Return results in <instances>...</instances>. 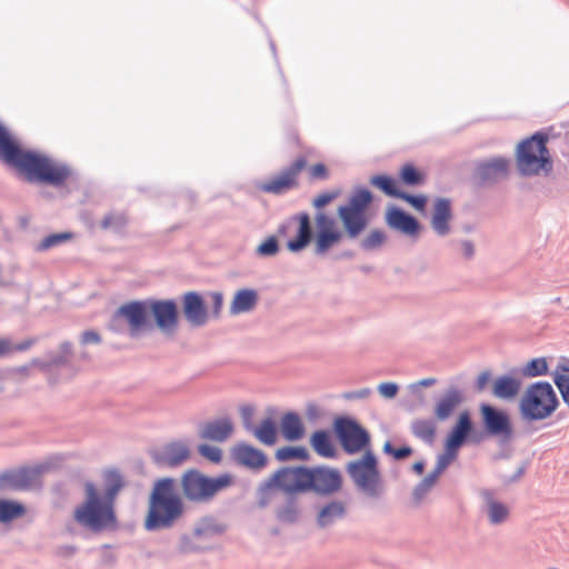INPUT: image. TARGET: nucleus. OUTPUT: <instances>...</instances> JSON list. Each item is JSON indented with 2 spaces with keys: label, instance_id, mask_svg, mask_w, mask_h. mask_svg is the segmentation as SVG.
Here are the masks:
<instances>
[{
  "label": "nucleus",
  "instance_id": "42",
  "mask_svg": "<svg viewBox=\"0 0 569 569\" xmlns=\"http://www.w3.org/2000/svg\"><path fill=\"white\" fill-rule=\"evenodd\" d=\"M399 177L408 186H418L425 181V176L411 163H406L401 168Z\"/></svg>",
  "mask_w": 569,
  "mask_h": 569
},
{
  "label": "nucleus",
  "instance_id": "31",
  "mask_svg": "<svg viewBox=\"0 0 569 569\" xmlns=\"http://www.w3.org/2000/svg\"><path fill=\"white\" fill-rule=\"evenodd\" d=\"M257 303V293L253 290L243 289L236 293L230 306L233 315L250 311Z\"/></svg>",
  "mask_w": 569,
  "mask_h": 569
},
{
  "label": "nucleus",
  "instance_id": "18",
  "mask_svg": "<svg viewBox=\"0 0 569 569\" xmlns=\"http://www.w3.org/2000/svg\"><path fill=\"white\" fill-rule=\"evenodd\" d=\"M150 312H152L157 326L162 331H172L178 323L177 305L172 300H150Z\"/></svg>",
  "mask_w": 569,
  "mask_h": 569
},
{
  "label": "nucleus",
  "instance_id": "60",
  "mask_svg": "<svg viewBox=\"0 0 569 569\" xmlns=\"http://www.w3.org/2000/svg\"><path fill=\"white\" fill-rule=\"evenodd\" d=\"M463 252L467 257H471L473 254V246L466 241L462 243Z\"/></svg>",
  "mask_w": 569,
  "mask_h": 569
},
{
  "label": "nucleus",
  "instance_id": "55",
  "mask_svg": "<svg viewBox=\"0 0 569 569\" xmlns=\"http://www.w3.org/2000/svg\"><path fill=\"white\" fill-rule=\"evenodd\" d=\"M337 197V193H329V192H325V193H321L319 196H317L313 201H312V204L320 209V208H323L325 206H327L328 203H330L335 198Z\"/></svg>",
  "mask_w": 569,
  "mask_h": 569
},
{
  "label": "nucleus",
  "instance_id": "33",
  "mask_svg": "<svg viewBox=\"0 0 569 569\" xmlns=\"http://www.w3.org/2000/svg\"><path fill=\"white\" fill-rule=\"evenodd\" d=\"M129 222L128 216L121 211H112L107 213L100 221V227L103 230H109L116 233H122Z\"/></svg>",
  "mask_w": 569,
  "mask_h": 569
},
{
  "label": "nucleus",
  "instance_id": "24",
  "mask_svg": "<svg viewBox=\"0 0 569 569\" xmlns=\"http://www.w3.org/2000/svg\"><path fill=\"white\" fill-rule=\"evenodd\" d=\"M451 219V204L447 199H438L435 203V212L431 220L433 230L445 236L449 232V221Z\"/></svg>",
  "mask_w": 569,
  "mask_h": 569
},
{
  "label": "nucleus",
  "instance_id": "9",
  "mask_svg": "<svg viewBox=\"0 0 569 569\" xmlns=\"http://www.w3.org/2000/svg\"><path fill=\"white\" fill-rule=\"evenodd\" d=\"M336 435L347 453L353 455L365 450L370 445L369 432L357 421L349 418H338L333 423Z\"/></svg>",
  "mask_w": 569,
  "mask_h": 569
},
{
  "label": "nucleus",
  "instance_id": "38",
  "mask_svg": "<svg viewBox=\"0 0 569 569\" xmlns=\"http://www.w3.org/2000/svg\"><path fill=\"white\" fill-rule=\"evenodd\" d=\"M436 430V425L431 420H417L412 423L413 435L428 443L433 442Z\"/></svg>",
  "mask_w": 569,
  "mask_h": 569
},
{
  "label": "nucleus",
  "instance_id": "62",
  "mask_svg": "<svg viewBox=\"0 0 569 569\" xmlns=\"http://www.w3.org/2000/svg\"><path fill=\"white\" fill-rule=\"evenodd\" d=\"M413 470H415L418 475L422 473V471H423V463H422V462H416V463L413 465Z\"/></svg>",
  "mask_w": 569,
  "mask_h": 569
},
{
  "label": "nucleus",
  "instance_id": "15",
  "mask_svg": "<svg viewBox=\"0 0 569 569\" xmlns=\"http://www.w3.org/2000/svg\"><path fill=\"white\" fill-rule=\"evenodd\" d=\"M308 491L313 490L320 493H331L341 486L340 473L332 469L315 468L309 469Z\"/></svg>",
  "mask_w": 569,
  "mask_h": 569
},
{
  "label": "nucleus",
  "instance_id": "48",
  "mask_svg": "<svg viewBox=\"0 0 569 569\" xmlns=\"http://www.w3.org/2000/svg\"><path fill=\"white\" fill-rule=\"evenodd\" d=\"M399 199H402L406 202L410 203L418 211H423L425 207L427 204V197H425V196H412V194L402 192L400 194Z\"/></svg>",
  "mask_w": 569,
  "mask_h": 569
},
{
  "label": "nucleus",
  "instance_id": "10",
  "mask_svg": "<svg viewBox=\"0 0 569 569\" xmlns=\"http://www.w3.org/2000/svg\"><path fill=\"white\" fill-rule=\"evenodd\" d=\"M290 233H295V238L288 239L287 247L290 251L297 252L308 246L311 240L310 217L303 212L290 218L278 229L280 238H287Z\"/></svg>",
  "mask_w": 569,
  "mask_h": 569
},
{
  "label": "nucleus",
  "instance_id": "13",
  "mask_svg": "<svg viewBox=\"0 0 569 569\" xmlns=\"http://www.w3.org/2000/svg\"><path fill=\"white\" fill-rule=\"evenodd\" d=\"M309 468H282L278 470L272 479L271 485L287 493H300L308 491Z\"/></svg>",
  "mask_w": 569,
  "mask_h": 569
},
{
  "label": "nucleus",
  "instance_id": "17",
  "mask_svg": "<svg viewBox=\"0 0 569 569\" xmlns=\"http://www.w3.org/2000/svg\"><path fill=\"white\" fill-rule=\"evenodd\" d=\"M481 413L483 423L489 433L501 436L506 439L511 437L512 428L508 416L503 411L497 410L489 405H482Z\"/></svg>",
  "mask_w": 569,
  "mask_h": 569
},
{
  "label": "nucleus",
  "instance_id": "52",
  "mask_svg": "<svg viewBox=\"0 0 569 569\" xmlns=\"http://www.w3.org/2000/svg\"><path fill=\"white\" fill-rule=\"evenodd\" d=\"M385 240V234L381 231H372L363 241L366 249H373L380 246Z\"/></svg>",
  "mask_w": 569,
  "mask_h": 569
},
{
  "label": "nucleus",
  "instance_id": "59",
  "mask_svg": "<svg viewBox=\"0 0 569 569\" xmlns=\"http://www.w3.org/2000/svg\"><path fill=\"white\" fill-rule=\"evenodd\" d=\"M490 379V373L485 371L479 375L478 379H477V386H478V389L479 390H483L487 382L489 381Z\"/></svg>",
  "mask_w": 569,
  "mask_h": 569
},
{
  "label": "nucleus",
  "instance_id": "44",
  "mask_svg": "<svg viewBox=\"0 0 569 569\" xmlns=\"http://www.w3.org/2000/svg\"><path fill=\"white\" fill-rule=\"evenodd\" d=\"M548 372V362L546 358L531 359L522 369L526 377L543 376Z\"/></svg>",
  "mask_w": 569,
  "mask_h": 569
},
{
  "label": "nucleus",
  "instance_id": "25",
  "mask_svg": "<svg viewBox=\"0 0 569 569\" xmlns=\"http://www.w3.org/2000/svg\"><path fill=\"white\" fill-rule=\"evenodd\" d=\"M233 425L230 419H220L204 425L201 430V438L213 441H224L231 436Z\"/></svg>",
  "mask_w": 569,
  "mask_h": 569
},
{
  "label": "nucleus",
  "instance_id": "34",
  "mask_svg": "<svg viewBox=\"0 0 569 569\" xmlns=\"http://www.w3.org/2000/svg\"><path fill=\"white\" fill-rule=\"evenodd\" d=\"M485 499L488 508V517L491 523L503 522L509 516V509L506 505L493 499L489 492L485 493Z\"/></svg>",
  "mask_w": 569,
  "mask_h": 569
},
{
  "label": "nucleus",
  "instance_id": "11",
  "mask_svg": "<svg viewBox=\"0 0 569 569\" xmlns=\"http://www.w3.org/2000/svg\"><path fill=\"white\" fill-rule=\"evenodd\" d=\"M305 157L297 158L289 167L279 174L263 182L260 189L268 193L281 194L299 186V176L306 169Z\"/></svg>",
  "mask_w": 569,
  "mask_h": 569
},
{
  "label": "nucleus",
  "instance_id": "29",
  "mask_svg": "<svg viewBox=\"0 0 569 569\" xmlns=\"http://www.w3.org/2000/svg\"><path fill=\"white\" fill-rule=\"evenodd\" d=\"M310 445L313 450L321 457L332 458L336 455L335 446L330 435L325 430H319L312 433Z\"/></svg>",
  "mask_w": 569,
  "mask_h": 569
},
{
  "label": "nucleus",
  "instance_id": "14",
  "mask_svg": "<svg viewBox=\"0 0 569 569\" xmlns=\"http://www.w3.org/2000/svg\"><path fill=\"white\" fill-rule=\"evenodd\" d=\"M510 160L493 158L481 162L475 171V179L481 184H489L506 178L509 173Z\"/></svg>",
  "mask_w": 569,
  "mask_h": 569
},
{
  "label": "nucleus",
  "instance_id": "37",
  "mask_svg": "<svg viewBox=\"0 0 569 569\" xmlns=\"http://www.w3.org/2000/svg\"><path fill=\"white\" fill-rule=\"evenodd\" d=\"M370 183L390 197L399 198L402 193L395 179L389 176L379 174L370 178Z\"/></svg>",
  "mask_w": 569,
  "mask_h": 569
},
{
  "label": "nucleus",
  "instance_id": "7",
  "mask_svg": "<svg viewBox=\"0 0 569 569\" xmlns=\"http://www.w3.org/2000/svg\"><path fill=\"white\" fill-rule=\"evenodd\" d=\"M232 478L229 475L208 478L197 470H188L181 478V487L187 499L207 501L218 491L229 487Z\"/></svg>",
  "mask_w": 569,
  "mask_h": 569
},
{
  "label": "nucleus",
  "instance_id": "35",
  "mask_svg": "<svg viewBox=\"0 0 569 569\" xmlns=\"http://www.w3.org/2000/svg\"><path fill=\"white\" fill-rule=\"evenodd\" d=\"M460 402V395L458 391L447 393L436 407V417L439 420H446Z\"/></svg>",
  "mask_w": 569,
  "mask_h": 569
},
{
  "label": "nucleus",
  "instance_id": "16",
  "mask_svg": "<svg viewBox=\"0 0 569 569\" xmlns=\"http://www.w3.org/2000/svg\"><path fill=\"white\" fill-rule=\"evenodd\" d=\"M149 312L150 301H132L118 310V315L128 321L132 336H137L147 325Z\"/></svg>",
  "mask_w": 569,
  "mask_h": 569
},
{
  "label": "nucleus",
  "instance_id": "28",
  "mask_svg": "<svg viewBox=\"0 0 569 569\" xmlns=\"http://www.w3.org/2000/svg\"><path fill=\"white\" fill-rule=\"evenodd\" d=\"M520 381L512 377H499L493 382V395L500 399H511L518 395Z\"/></svg>",
  "mask_w": 569,
  "mask_h": 569
},
{
  "label": "nucleus",
  "instance_id": "56",
  "mask_svg": "<svg viewBox=\"0 0 569 569\" xmlns=\"http://www.w3.org/2000/svg\"><path fill=\"white\" fill-rule=\"evenodd\" d=\"M379 392L386 398H393L398 392V387L392 382H383L378 387Z\"/></svg>",
  "mask_w": 569,
  "mask_h": 569
},
{
  "label": "nucleus",
  "instance_id": "2",
  "mask_svg": "<svg viewBox=\"0 0 569 569\" xmlns=\"http://www.w3.org/2000/svg\"><path fill=\"white\" fill-rule=\"evenodd\" d=\"M184 505L176 480L162 478L154 482L149 496L143 526L149 531L171 528L183 515Z\"/></svg>",
  "mask_w": 569,
  "mask_h": 569
},
{
  "label": "nucleus",
  "instance_id": "6",
  "mask_svg": "<svg viewBox=\"0 0 569 569\" xmlns=\"http://www.w3.org/2000/svg\"><path fill=\"white\" fill-rule=\"evenodd\" d=\"M371 201V192L367 189H359L349 198L346 206L338 208V216L350 238L358 237L367 228V209Z\"/></svg>",
  "mask_w": 569,
  "mask_h": 569
},
{
  "label": "nucleus",
  "instance_id": "36",
  "mask_svg": "<svg viewBox=\"0 0 569 569\" xmlns=\"http://www.w3.org/2000/svg\"><path fill=\"white\" fill-rule=\"evenodd\" d=\"M103 479L106 483V495L103 497L113 502L117 493L123 487L122 476L119 471L110 469L104 471Z\"/></svg>",
  "mask_w": 569,
  "mask_h": 569
},
{
  "label": "nucleus",
  "instance_id": "21",
  "mask_svg": "<svg viewBox=\"0 0 569 569\" xmlns=\"http://www.w3.org/2000/svg\"><path fill=\"white\" fill-rule=\"evenodd\" d=\"M472 430V422L470 415L463 411L459 415L456 425L452 427L446 439V447H450L452 450H459L465 443L467 437Z\"/></svg>",
  "mask_w": 569,
  "mask_h": 569
},
{
  "label": "nucleus",
  "instance_id": "3",
  "mask_svg": "<svg viewBox=\"0 0 569 569\" xmlns=\"http://www.w3.org/2000/svg\"><path fill=\"white\" fill-rule=\"evenodd\" d=\"M73 517L78 523L96 531L116 525L113 502L101 497L91 482L86 485V501L76 508Z\"/></svg>",
  "mask_w": 569,
  "mask_h": 569
},
{
  "label": "nucleus",
  "instance_id": "57",
  "mask_svg": "<svg viewBox=\"0 0 569 569\" xmlns=\"http://www.w3.org/2000/svg\"><path fill=\"white\" fill-rule=\"evenodd\" d=\"M210 298L212 301V312L214 316H218L222 308V302H223L222 295L220 292H212V293H210Z\"/></svg>",
  "mask_w": 569,
  "mask_h": 569
},
{
  "label": "nucleus",
  "instance_id": "27",
  "mask_svg": "<svg viewBox=\"0 0 569 569\" xmlns=\"http://www.w3.org/2000/svg\"><path fill=\"white\" fill-rule=\"evenodd\" d=\"M32 473L27 469L8 472L0 477L1 489H26L31 485Z\"/></svg>",
  "mask_w": 569,
  "mask_h": 569
},
{
  "label": "nucleus",
  "instance_id": "45",
  "mask_svg": "<svg viewBox=\"0 0 569 569\" xmlns=\"http://www.w3.org/2000/svg\"><path fill=\"white\" fill-rule=\"evenodd\" d=\"M34 343V340H26L18 345H12L10 340L1 338L0 339V357L10 355L14 351H24L29 349Z\"/></svg>",
  "mask_w": 569,
  "mask_h": 569
},
{
  "label": "nucleus",
  "instance_id": "32",
  "mask_svg": "<svg viewBox=\"0 0 569 569\" xmlns=\"http://www.w3.org/2000/svg\"><path fill=\"white\" fill-rule=\"evenodd\" d=\"M27 512L26 507L13 500L0 499V523H9L23 517Z\"/></svg>",
  "mask_w": 569,
  "mask_h": 569
},
{
  "label": "nucleus",
  "instance_id": "4",
  "mask_svg": "<svg viewBox=\"0 0 569 569\" xmlns=\"http://www.w3.org/2000/svg\"><path fill=\"white\" fill-rule=\"evenodd\" d=\"M517 167L523 176H538L548 173L552 169V161L547 149V138L536 133L518 144Z\"/></svg>",
  "mask_w": 569,
  "mask_h": 569
},
{
  "label": "nucleus",
  "instance_id": "50",
  "mask_svg": "<svg viewBox=\"0 0 569 569\" xmlns=\"http://www.w3.org/2000/svg\"><path fill=\"white\" fill-rule=\"evenodd\" d=\"M258 253L261 256H273L278 252V243L274 237L268 238L262 242L258 249Z\"/></svg>",
  "mask_w": 569,
  "mask_h": 569
},
{
  "label": "nucleus",
  "instance_id": "12",
  "mask_svg": "<svg viewBox=\"0 0 569 569\" xmlns=\"http://www.w3.org/2000/svg\"><path fill=\"white\" fill-rule=\"evenodd\" d=\"M316 222V238H315V252L317 254H325L332 247L340 243L343 238V232L338 228L333 218L325 212H319L315 217Z\"/></svg>",
  "mask_w": 569,
  "mask_h": 569
},
{
  "label": "nucleus",
  "instance_id": "54",
  "mask_svg": "<svg viewBox=\"0 0 569 569\" xmlns=\"http://www.w3.org/2000/svg\"><path fill=\"white\" fill-rule=\"evenodd\" d=\"M297 508L295 506H288L278 511V518L284 522H292L297 519Z\"/></svg>",
  "mask_w": 569,
  "mask_h": 569
},
{
  "label": "nucleus",
  "instance_id": "63",
  "mask_svg": "<svg viewBox=\"0 0 569 569\" xmlns=\"http://www.w3.org/2000/svg\"><path fill=\"white\" fill-rule=\"evenodd\" d=\"M62 348H63V350H64L66 352H70V351H71V345H70V343H64V345L62 346Z\"/></svg>",
  "mask_w": 569,
  "mask_h": 569
},
{
  "label": "nucleus",
  "instance_id": "46",
  "mask_svg": "<svg viewBox=\"0 0 569 569\" xmlns=\"http://www.w3.org/2000/svg\"><path fill=\"white\" fill-rule=\"evenodd\" d=\"M459 450H452L450 447L445 446V452L438 459L435 469L437 472L442 473L448 466L457 458Z\"/></svg>",
  "mask_w": 569,
  "mask_h": 569
},
{
  "label": "nucleus",
  "instance_id": "5",
  "mask_svg": "<svg viewBox=\"0 0 569 569\" xmlns=\"http://www.w3.org/2000/svg\"><path fill=\"white\" fill-rule=\"evenodd\" d=\"M559 405L552 386L548 382H536L525 392L520 401L522 416L529 420H542L550 417Z\"/></svg>",
  "mask_w": 569,
  "mask_h": 569
},
{
  "label": "nucleus",
  "instance_id": "22",
  "mask_svg": "<svg viewBox=\"0 0 569 569\" xmlns=\"http://www.w3.org/2000/svg\"><path fill=\"white\" fill-rule=\"evenodd\" d=\"M190 456L189 446L181 441H173L163 447L158 460L167 466L176 467L186 461Z\"/></svg>",
  "mask_w": 569,
  "mask_h": 569
},
{
  "label": "nucleus",
  "instance_id": "20",
  "mask_svg": "<svg viewBox=\"0 0 569 569\" xmlns=\"http://www.w3.org/2000/svg\"><path fill=\"white\" fill-rule=\"evenodd\" d=\"M183 313L193 326H202L207 322V310L202 297L193 291L183 296Z\"/></svg>",
  "mask_w": 569,
  "mask_h": 569
},
{
  "label": "nucleus",
  "instance_id": "43",
  "mask_svg": "<svg viewBox=\"0 0 569 569\" xmlns=\"http://www.w3.org/2000/svg\"><path fill=\"white\" fill-rule=\"evenodd\" d=\"M276 457L280 461H287L291 459L308 460L309 453L305 447H282L276 452Z\"/></svg>",
  "mask_w": 569,
  "mask_h": 569
},
{
  "label": "nucleus",
  "instance_id": "47",
  "mask_svg": "<svg viewBox=\"0 0 569 569\" xmlns=\"http://www.w3.org/2000/svg\"><path fill=\"white\" fill-rule=\"evenodd\" d=\"M440 475V472H437V470L433 469L432 472L425 477L420 485L416 488V496L418 498H421L426 492H428L431 489V487L437 482Z\"/></svg>",
  "mask_w": 569,
  "mask_h": 569
},
{
  "label": "nucleus",
  "instance_id": "26",
  "mask_svg": "<svg viewBox=\"0 0 569 569\" xmlns=\"http://www.w3.org/2000/svg\"><path fill=\"white\" fill-rule=\"evenodd\" d=\"M282 436L289 440H299L305 436V426L301 418L295 412H288L280 420Z\"/></svg>",
  "mask_w": 569,
  "mask_h": 569
},
{
  "label": "nucleus",
  "instance_id": "51",
  "mask_svg": "<svg viewBox=\"0 0 569 569\" xmlns=\"http://www.w3.org/2000/svg\"><path fill=\"white\" fill-rule=\"evenodd\" d=\"M383 450H385V452L393 456V458L398 459V460L409 457L412 452L411 448H409V447H401V448L395 449V448H392L390 442L385 443Z\"/></svg>",
  "mask_w": 569,
  "mask_h": 569
},
{
  "label": "nucleus",
  "instance_id": "19",
  "mask_svg": "<svg viewBox=\"0 0 569 569\" xmlns=\"http://www.w3.org/2000/svg\"><path fill=\"white\" fill-rule=\"evenodd\" d=\"M386 221L391 229L401 231L408 236H417L420 230L419 222L397 207L388 209Z\"/></svg>",
  "mask_w": 569,
  "mask_h": 569
},
{
  "label": "nucleus",
  "instance_id": "58",
  "mask_svg": "<svg viewBox=\"0 0 569 569\" xmlns=\"http://www.w3.org/2000/svg\"><path fill=\"white\" fill-rule=\"evenodd\" d=\"M100 341V337L94 331H86L82 335V342L83 343H98Z\"/></svg>",
  "mask_w": 569,
  "mask_h": 569
},
{
  "label": "nucleus",
  "instance_id": "49",
  "mask_svg": "<svg viewBox=\"0 0 569 569\" xmlns=\"http://www.w3.org/2000/svg\"><path fill=\"white\" fill-rule=\"evenodd\" d=\"M199 452L207 458L208 460L212 462H219L221 460L222 452L219 448L208 446V445H201L199 447Z\"/></svg>",
  "mask_w": 569,
  "mask_h": 569
},
{
  "label": "nucleus",
  "instance_id": "30",
  "mask_svg": "<svg viewBox=\"0 0 569 569\" xmlns=\"http://www.w3.org/2000/svg\"><path fill=\"white\" fill-rule=\"evenodd\" d=\"M552 378L563 401L569 405V360L566 359L557 365Z\"/></svg>",
  "mask_w": 569,
  "mask_h": 569
},
{
  "label": "nucleus",
  "instance_id": "8",
  "mask_svg": "<svg viewBox=\"0 0 569 569\" xmlns=\"http://www.w3.org/2000/svg\"><path fill=\"white\" fill-rule=\"evenodd\" d=\"M348 472L356 485L367 495L378 497L381 492V479L375 455L367 450L362 458L348 465Z\"/></svg>",
  "mask_w": 569,
  "mask_h": 569
},
{
  "label": "nucleus",
  "instance_id": "39",
  "mask_svg": "<svg viewBox=\"0 0 569 569\" xmlns=\"http://www.w3.org/2000/svg\"><path fill=\"white\" fill-rule=\"evenodd\" d=\"M345 508L340 502H331L323 507L318 515V522L321 527L328 526L333 520L343 516Z\"/></svg>",
  "mask_w": 569,
  "mask_h": 569
},
{
  "label": "nucleus",
  "instance_id": "53",
  "mask_svg": "<svg viewBox=\"0 0 569 569\" xmlns=\"http://www.w3.org/2000/svg\"><path fill=\"white\" fill-rule=\"evenodd\" d=\"M309 177L312 180H323L328 178V170L323 163H317L309 168Z\"/></svg>",
  "mask_w": 569,
  "mask_h": 569
},
{
  "label": "nucleus",
  "instance_id": "23",
  "mask_svg": "<svg viewBox=\"0 0 569 569\" xmlns=\"http://www.w3.org/2000/svg\"><path fill=\"white\" fill-rule=\"evenodd\" d=\"M232 457L237 462L253 469L262 468L267 463L264 453L248 445H239L234 447L232 450Z\"/></svg>",
  "mask_w": 569,
  "mask_h": 569
},
{
  "label": "nucleus",
  "instance_id": "41",
  "mask_svg": "<svg viewBox=\"0 0 569 569\" xmlns=\"http://www.w3.org/2000/svg\"><path fill=\"white\" fill-rule=\"evenodd\" d=\"M73 233L69 231L52 233L44 237L39 243L36 244V250L39 252L47 251L51 248L58 247L64 242L70 241Z\"/></svg>",
  "mask_w": 569,
  "mask_h": 569
},
{
  "label": "nucleus",
  "instance_id": "61",
  "mask_svg": "<svg viewBox=\"0 0 569 569\" xmlns=\"http://www.w3.org/2000/svg\"><path fill=\"white\" fill-rule=\"evenodd\" d=\"M435 382H436V379L427 378V379H422L421 381H419V385L422 387H429V386H432Z\"/></svg>",
  "mask_w": 569,
  "mask_h": 569
},
{
  "label": "nucleus",
  "instance_id": "1",
  "mask_svg": "<svg viewBox=\"0 0 569 569\" xmlns=\"http://www.w3.org/2000/svg\"><path fill=\"white\" fill-rule=\"evenodd\" d=\"M0 160L17 169L29 182L60 186L70 174L66 166L58 164L46 156L21 149L1 123Z\"/></svg>",
  "mask_w": 569,
  "mask_h": 569
},
{
  "label": "nucleus",
  "instance_id": "40",
  "mask_svg": "<svg viewBox=\"0 0 569 569\" xmlns=\"http://www.w3.org/2000/svg\"><path fill=\"white\" fill-rule=\"evenodd\" d=\"M254 436L260 442L264 445H273L277 440L276 423L271 419L263 420L254 430Z\"/></svg>",
  "mask_w": 569,
  "mask_h": 569
}]
</instances>
